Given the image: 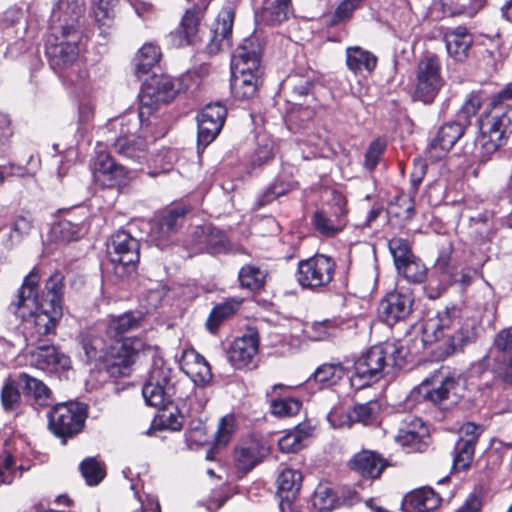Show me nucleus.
<instances>
[{"instance_id":"nucleus-57","label":"nucleus","mask_w":512,"mask_h":512,"mask_svg":"<svg viewBox=\"0 0 512 512\" xmlns=\"http://www.w3.org/2000/svg\"><path fill=\"white\" fill-rule=\"evenodd\" d=\"M388 246L396 269L415 256L411 251L409 243L402 238H392Z\"/></svg>"},{"instance_id":"nucleus-38","label":"nucleus","mask_w":512,"mask_h":512,"mask_svg":"<svg viewBox=\"0 0 512 512\" xmlns=\"http://www.w3.org/2000/svg\"><path fill=\"white\" fill-rule=\"evenodd\" d=\"M486 0H440L444 17H473L481 10Z\"/></svg>"},{"instance_id":"nucleus-47","label":"nucleus","mask_w":512,"mask_h":512,"mask_svg":"<svg viewBox=\"0 0 512 512\" xmlns=\"http://www.w3.org/2000/svg\"><path fill=\"white\" fill-rule=\"evenodd\" d=\"M267 273L255 265H244L238 273V279L242 288L251 291L259 290L264 286Z\"/></svg>"},{"instance_id":"nucleus-48","label":"nucleus","mask_w":512,"mask_h":512,"mask_svg":"<svg viewBox=\"0 0 512 512\" xmlns=\"http://www.w3.org/2000/svg\"><path fill=\"white\" fill-rule=\"evenodd\" d=\"M240 303L241 302L237 300H228L215 306L206 322L208 330L211 333H215L218 330L221 322L233 315L238 310Z\"/></svg>"},{"instance_id":"nucleus-58","label":"nucleus","mask_w":512,"mask_h":512,"mask_svg":"<svg viewBox=\"0 0 512 512\" xmlns=\"http://www.w3.org/2000/svg\"><path fill=\"white\" fill-rule=\"evenodd\" d=\"M301 403L295 398H279L271 402V412L278 417H291L296 415Z\"/></svg>"},{"instance_id":"nucleus-29","label":"nucleus","mask_w":512,"mask_h":512,"mask_svg":"<svg viewBox=\"0 0 512 512\" xmlns=\"http://www.w3.org/2000/svg\"><path fill=\"white\" fill-rule=\"evenodd\" d=\"M427 437L428 429L423 421L417 417H409V421H405L399 428L395 439L402 446L419 450L422 445H426Z\"/></svg>"},{"instance_id":"nucleus-40","label":"nucleus","mask_w":512,"mask_h":512,"mask_svg":"<svg viewBox=\"0 0 512 512\" xmlns=\"http://www.w3.org/2000/svg\"><path fill=\"white\" fill-rule=\"evenodd\" d=\"M312 430V427L307 423L297 425L278 440L279 449L285 453L299 451L304 447V442L311 436Z\"/></svg>"},{"instance_id":"nucleus-63","label":"nucleus","mask_w":512,"mask_h":512,"mask_svg":"<svg viewBox=\"0 0 512 512\" xmlns=\"http://www.w3.org/2000/svg\"><path fill=\"white\" fill-rule=\"evenodd\" d=\"M335 500L332 489L325 485H320L315 491L313 504L321 511H328L334 507Z\"/></svg>"},{"instance_id":"nucleus-30","label":"nucleus","mask_w":512,"mask_h":512,"mask_svg":"<svg viewBox=\"0 0 512 512\" xmlns=\"http://www.w3.org/2000/svg\"><path fill=\"white\" fill-rule=\"evenodd\" d=\"M385 466V460L379 454L369 450L357 453L350 461L352 470L370 479L378 478Z\"/></svg>"},{"instance_id":"nucleus-20","label":"nucleus","mask_w":512,"mask_h":512,"mask_svg":"<svg viewBox=\"0 0 512 512\" xmlns=\"http://www.w3.org/2000/svg\"><path fill=\"white\" fill-rule=\"evenodd\" d=\"M412 303L409 293L393 291L380 302L379 314L388 325H393L411 313Z\"/></svg>"},{"instance_id":"nucleus-43","label":"nucleus","mask_w":512,"mask_h":512,"mask_svg":"<svg viewBox=\"0 0 512 512\" xmlns=\"http://www.w3.org/2000/svg\"><path fill=\"white\" fill-rule=\"evenodd\" d=\"M113 146L115 151L123 156L140 159L144 155L146 142L135 133H126L116 138Z\"/></svg>"},{"instance_id":"nucleus-7","label":"nucleus","mask_w":512,"mask_h":512,"mask_svg":"<svg viewBox=\"0 0 512 512\" xmlns=\"http://www.w3.org/2000/svg\"><path fill=\"white\" fill-rule=\"evenodd\" d=\"M209 2L201 0L186 9L178 26L165 36L170 48L196 45L201 41L200 24L208 9Z\"/></svg>"},{"instance_id":"nucleus-34","label":"nucleus","mask_w":512,"mask_h":512,"mask_svg":"<svg viewBox=\"0 0 512 512\" xmlns=\"http://www.w3.org/2000/svg\"><path fill=\"white\" fill-rule=\"evenodd\" d=\"M366 0H342L333 12L323 15L324 25L333 28L341 24H347L354 18V13L364 7Z\"/></svg>"},{"instance_id":"nucleus-5","label":"nucleus","mask_w":512,"mask_h":512,"mask_svg":"<svg viewBox=\"0 0 512 512\" xmlns=\"http://www.w3.org/2000/svg\"><path fill=\"white\" fill-rule=\"evenodd\" d=\"M414 74V98L424 104H431L445 85L440 56L431 52L424 53L416 64Z\"/></svg>"},{"instance_id":"nucleus-18","label":"nucleus","mask_w":512,"mask_h":512,"mask_svg":"<svg viewBox=\"0 0 512 512\" xmlns=\"http://www.w3.org/2000/svg\"><path fill=\"white\" fill-rule=\"evenodd\" d=\"M302 483V474L299 470L285 468L277 478V495L279 497L280 512H303L294 503Z\"/></svg>"},{"instance_id":"nucleus-50","label":"nucleus","mask_w":512,"mask_h":512,"mask_svg":"<svg viewBox=\"0 0 512 512\" xmlns=\"http://www.w3.org/2000/svg\"><path fill=\"white\" fill-rule=\"evenodd\" d=\"M343 376L344 368L340 364H323L312 375L322 387L335 385Z\"/></svg>"},{"instance_id":"nucleus-36","label":"nucleus","mask_w":512,"mask_h":512,"mask_svg":"<svg viewBox=\"0 0 512 512\" xmlns=\"http://www.w3.org/2000/svg\"><path fill=\"white\" fill-rule=\"evenodd\" d=\"M59 25L51 28V33L47 36L45 44H57L63 46L64 43L72 41L70 38L75 35V42L81 43L83 32L80 29L79 21L60 19Z\"/></svg>"},{"instance_id":"nucleus-1","label":"nucleus","mask_w":512,"mask_h":512,"mask_svg":"<svg viewBox=\"0 0 512 512\" xmlns=\"http://www.w3.org/2000/svg\"><path fill=\"white\" fill-rule=\"evenodd\" d=\"M445 340L447 348L454 352L462 349L476 339L472 323L461 322L460 312L456 307L448 308L434 317L425 320L422 335L415 338L411 348H405L399 342H385L371 347L355 362L350 382L355 389H362L378 382L390 364L402 367L408 354L416 355L420 348Z\"/></svg>"},{"instance_id":"nucleus-31","label":"nucleus","mask_w":512,"mask_h":512,"mask_svg":"<svg viewBox=\"0 0 512 512\" xmlns=\"http://www.w3.org/2000/svg\"><path fill=\"white\" fill-rule=\"evenodd\" d=\"M345 54L346 66L354 75H358L363 71L371 74L377 67V56L360 46L347 47Z\"/></svg>"},{"instance_id":"nucleus-25","label":"nucleus","mask_w":512,"mask_h":512,"mask_svg":"<svg viewBox=\"0 0 512 512\" xmlns=\"http://www.w3.org/2000/svg\"><path fill=\"white\" fill-rule=\"evenodd\" d=\"M72 41L64 43L63 46L57 44H45V53L49 65L56 72L71 67L79 57L80 43L75 42V35L70 38Z\"/></svg>"},{"instance_id":"nucleus-41","label":"nucleus","mask_w":512,"mask_h":512,"mask_svg":"<svg viewBox=\"0 0 512 512\" xmlns=\"http://www.w3.org/2000/svg\"><path fill=\"white\" fill-rule=\"evenodd\" d=\"M19 383L22 386L23 392L33 397L37 405L43 407L51 404V391L41 380L26 373H21L19 375Z\"/></svg>"},{"instance_id":"nucleus-62","label":"nucleus","mask_w":512,"mask_h":512,"mask_svg":"<svg viewBox=\"0 0 512 512\" xmlns=\"http://www.w3.org/2000/svg\"><path fill=\"white\" fill-rule=\"evenodd\" d=\"M327 420L333 428H349L353 424L352 409L335 406L327 415Z\"/></svg>"},{"instance_id":"nucleus-4","label":"nucleus","mask_w":512,"mask_h":512,"mask_svg":"<svg viewBox=\"0 0 512 512\" xmlns=\"http://www.w3.org/2000/svg\"><path fill=\"white\" fill-rule=\"evenodd\" d=\"M198 79L196 74H185L178 79L166 74H153L145 81L141 90L137 114L140 126H148L146 121L155 111L157 104L172 102L181 91L189 89L190 82Z\"/></svg>"},{"instance_id":"nucleus-23","label":"nucleus","mask_w":512,"mask_h":512,"mask_svg":"<svg viewBox=\"0 0 512 512\" xmlns=\"http://www.w3.org/2000/svg\"><path fill=\"white\" fill-rule=\"evenodd\" d=\"M181 370L196 384L204 386L212 379L209 363L194 349L183 351L179 360Z\"/></svg>"},{"instance_id":"nucleus-56","label":"nucleus","mask_w":512,"mask_h":512,"mask_svg":"<svg viewBox=\"0 0 512 512\" xmlns=\"http://www.w3.org/2000/svg\"><path fill=\"white\" fill-rule=\"evenodd\" d=\"M53 12L60 14L59 20L66 18V20L79 21L83 13V3L81 0H57Z\"/></svg>"},{"instance_id":"nucleus-12","label":"nucleus","mask_w":512,"mask_h":512,"mask_svg":"<svg viewBox=\"0 0 512 512\" xmlns=\"http://www.w3.org/2000/svg\"><path fill=\"white\" fill-rule=\"evenodd\" d=\"M24 323L26 340L31 345L36 346L35 350L31 352L32 364L38 369L48 372H59L69 369L71 364L70 358L59 352L55 346L41 344L42 337L45 335H41L39 338L35 339V342H32L28 335L27 322Z\"/></svg>"},{"instance_id":"nucleus-35","label":"nucleus","mask_w":512,"mask_h":512,"mask_svg":"<svg viewBox=\"0 0 512 512\" xmlns=\"http://www.w3.org/2000/svg\"><path fill=\"white\" fill-rule=\"evenodd\" d=\"M294 14L292 0H273L269 6L262 7L256 16L267 25H277L287 21Z\"/></svg>"},{"instance_id":"nucleus-2","label":"nucleus","mask_w":512,"mask_h":512,"mask_svg":"<svg viewBox=\"0 0 512 512\" xmlns=\"http://www.w3.org/2000/svg\"><path fill=\"white\" fill-rule=\"evenodd\" d=\"M142 320L143 314L138 311L109 317L106 334L111 338V344L108 345L101 337L94 334H88L82 339L87 362L95 363L99 368L103 367L114 376L125 374L140 353L155 357L157 354L155 346L147 344L138 337H123L126 333L140 328Z\"/></svg>"},{"instance_id":"nucleus-6","label":"nucleus","mask_w":512,"mask_h":512,"mask_svg":"<svg viewBox=\"0 0 512 512\" xmlns=\"http://www.w3.org/2000/svg\"><path fill=\"white\" fill-rule=\"evenodd\" d=\"M176 393V383L172 370L161 357H155L142 395L149 406L163 408L172 402Z\"/></svg>"},{"instance_id":"nucleus-46","label":"nucleus","mask_w":512,"mask_h":512,"mask_svg":"<svg viewBox=\"0 0 512 512\" xmlns=\"http://www.w3.org/2000/svg\"><path fill=\"white\" fill-rule=\"evenodd\" d=\"M292 92L298 96H308L315 88V72L309 67L293 71L289 75Z\"/></svg>"},{"instance_id":"nucleus-11","label":"nucleus","mask_w":512,"mask_h":512,"mask_svg":"<svg viewBox=\"0 0 512 512\" xmlns=\"http://www.w3.org/2000/svg\"><path fill=\"white\" fill-rule=\"evenodd\" d=\"M346 198L340 192H333L331 202L317 210L312 224L317 232L325 237H333L346 226Z\"/></svg>"},{"instance_id":"nucleus-19","label":"nucleus","mask_w":512,"mask_h":512,"mask_svg":"<svg viewBox=\"0 0 512 512\" xmlns=\"http://www.w3.org/2000/svg\"><path fill=\"white\" fill-rule=\"evenodd\" d=\"M448 55L457 62H464L468 59L474 43V36L464 25L447 28L443 33Z\"/></svg>"},{"instance_id":"nucleus-39","label":"nucleus","mask_w":512,"mask_h":512,"mask_svg":"<svg viewBox=\"0 0 512 512\" xmlns=\"http://www.w3.org/2000/svg\"><path fill=\"white\" fill-rule=\"evenodd\" d=\"M463 135V130H438L428 146L427 153L433 160H439L454 146Z\"/></svg>"},{"instance_id":"nucleus-26","label":"nucleus","mask_w":512,"mask_h":512,"mask_svg":"<svg viewBox=\"0 0 512 512\" xmlns=\"http://www.w3.org/2000/svg\"><path fill=\"white\" fill-rule=\"evenodd\" d=\"M455 385L456 380L453 377L446 376L443 371H438L421 383L419 392L425 399L434 404H440L449 399Z\"/></svg>"},{"instance_id":"nucleus-3","label":"nucleus","mask_w":512,"mask_h":512,"mask_svg":"<svg viewBox=\"0 0 512 512\" xmlns=\"http://www.w3.org/2000/svg\"><path fill=\"white\" fill-rule=\"evenodd\" d=\"M39 281V270L33 268L24 278L17 300L10 305L13 313L27 322V331L32 342L41 335L52 334L63 314V274L54 272L46 280L41 302L37 294Z\"/></svg>"},{"instance_id":"nucleus-49","label":"nucleus","mask_w":512,"mask_h":512,"mask_svg":"<svg viewBox=\"0 0 512 512\" xmlns=\"http://www.w3.org/2000/svg\"><path fill=\"white\" fill-rule=\"evenodd\" d=\"M381 405L378 401L356 404L352 408L353 423L372 425L378 422Z\"/></svg>"},{"instance_id":"nucleus-52","label":"nucleus","mask_w":512,"mask_h":512,"mask_svg":"<svg viewBox=\"0 0 512 512\" xmlns=\"http://www.w3.org/2000/svg\"><path fill=\"white\" fill-rule=\"evenodd\" d=\"M397 271L409 282L414 283H421L424 281L427 274L425 265L416 256L398 267Z\"/></svg>"},{"instance_id":"nucleus-16","label":"nucleus","mask_w":512,"mask_h":512,"mask_svg":"<svg viewBox=\"0 0 512 512\" xmlns=\"http://www.w3.org/2000/svg\"><path fill=\"white\" fill-rule=\"evenodd\" d=\"M259 350V337L251 332L234 339L227 349V359L235 369H245L255 365Z\"/></svg>"},{"instance_id":"nucleus-59","label":"nucleus","mask_w":512,"mask_h":512,"mask_svg":"<svg viewBox=\"0 0 512 512\" xmlns=\"http://www.w3.org/2000/svg\"><path fill=\"white\" fill-rule=\"evenodd\" d=\"M276 145L273 140H267L265 144L261 145L253 155L248 166V172L253 173L257 168L267 163L275 155Z\"/></svg>"},{"instance_id":"nucleus-13","label":"nucleus","mask_w":512,"mask_h":512,"mask_svg":"<svg viewBox=\"0 0 512 512\" xmlns=\"http://www.w3.org/2000/svg\"><path fill=\"white\" fill-rule=\"evenodd\" d=\"M235 15L234 8L230 6L223 7L218 13L206 44V52L209 55H216L226 48H231Z\"/></svg>"},{"instance_id":"nucleus-17","label":"nucleus","mask_w":512,"mask_h":512,"mask_svg":"<svg viewBox=\"0 0 512 512\" xmlns=\"http://www.w3.org/2000/svg\"><path fill=\"white\" fill-rule=\"evenodd\" d=\"M185 216L183 208H173L156 217L150 226L149 237L158 247L166 246L178 229L182 226Z\"/></svg>"},{"instance_id":"nucleus-8","label":"nucleus","mask_w":512,"mask_h":512,"mask_svg":"<svg viewBox=\"0 0 512 512\" xmlns=\"http://www.w3.org/2000/svg\"><path fill=\"white\" fill-rule=\"evenodd\" d=\"M107 253L115 273L123 277L135 269L139 260V242L127 231L119 230L111 236Z\"/></svg>"},{"instance_id":"nucleus-54","label":"nucleus","mask_w":512,"mask_h":512,"mask_svg":"<svg viewBox=\"0 0 512 512\" xmlns=\"http://www.w3.org/2000/svg\"><path fill=\"white\" fill-rule=\"evenodd\" d=\"M80 471L90 486L98 485L105 477L104 467L95 458L83 460L80 464Z\"/></svg>"},{"instance_id":"nucleus-14","label":"nucleus","mask_w":512,"mask_h":512,"mask_svg":"<svg viewBox=\"0 0 512 512\" xmlns=\"http://www.w3.org/2000/svg\"><path fill=\"white\" fill-rule=\"evenodd\" d=\"M88 212L85 208H77L64 214L53 224L50 234L58 242L78 240L88 230Z\"/></svg>"},{"instance_id":"nucleus-45","label":"nucleus","mask_w":512,"mask_h":512,"mask_svg":"<svg viewBox=\"0 0 512 512\" xmlns=\"http://www.w3.org/2000/svg\"><path fill=\"white\" fill-rule=\"evenodd\" d=\"M489 128H509L512 127V107L503 105L502 101L493 97L490 108L487 109V124Z\"/></svg>"},{"instance_id":"nucleus-42","label":"nucleus","mask_w":512,"mask_h":512,"mask_svg":"<svg viewBox=\"0 0 512 512\" xmlns=\"http://www.w3.org/2000/svg\"><path fill=\"white\" fill-rule=\"evenodd\" d=\"M405 501L414 512H428L440 505L441 498L431 488L423 487L408 494Z\"/></svg>"},{"instance_id":"nucleus-22","label":"nucleus","mask_w":512,"mask_h":512,"mask_svg":"<svg viewBox=\"0 0 512 512\" xmlns=\"http://www.w3.org/2000/svg\"><path fill=\"white\" fill-rule=\"evenodd\" d=\"M94 175L102 185L114 187L123 183L127 171L124 166L117 164L107 152L99 151L94 161Z\"/></svg>"},{"instance_id":"nucleus-28","label":"nucleus","mask_w":512,"mask_h":512,"mask_svg":"<svg viewBox=\"0 0 512 512\" xmlns=\"http://www.w3.org/2000/svg\"><path fill=\"white\" fill-rule=\"evenodd\" d=\"M119 0H91V16L100 35L107 37L116 31V7Z\"/></svg>"},{"instance_id":"nucleus-61","label":"nucleus","mask_w":512,"mask_h":512,"mask_svg":"<svg viewBox=\"0 0 512 512\" xmlns=\"http://www.w3.org/2000/svg\"><path fill=\"white\" fill-rule=\"evenodd\" d=\"M2 406L6 411L13 410L19 405L20 393L14 381L7 379L1 391Z\"/></svg>"},{"instance_id":"nucleus-24","label":"nucleus","mask_w":512,"mask_h":512,"mask_svg":"<svg viewBox=\"0 0 512 512\" xmlns=\"http://www.w3.org/2000/svg\"><path fill=\"white\" fill-rule=\"evenodd\" d=\"M193 246L197 251L220 254L230 251L225 234L211 226L197 227L193 232Z\"/></svg>"},{"instance_id":"nucleus-53","label":"nucleus","mask_w":512,"mask_h":512,"mask_svg":"<svg viewBox=\"0 0 512 512\" xmlns=\"http://www.w3.org/2000/svg\"><path fill=\"white\" fill-rule=\"evenodd\" d=\"M490 357L512 358V326L496 335L493 348L488 355V358Z\"/></svg>"},{"instance_id":"nucleus-10","label":"nucleus","mask_w":512,"mask_h":512,"mask_svg":"<svg viewBox=\"0 0 512 512\" xmlns=\"http://www.w3.org/2000/svg\"><path fill=\"white\" fill-rule=\"evenodd\" d=\"M336 264L324 254H316L298 263L297 281L306 289H317L327 286L333 279Z\"/></svg>"},{"instance_id":"nucleus-55","label":"nucleus","mask_w":512,"mask_h":512,"mask_svg":"<svg viewBox=\"0 0 512 512\" xmlns=\"http://www.w3.org/2000/svg\"><path fill=\"white\" fill-rule=\"evenodd\" d=\"M475 445L458 440L455 445L453 458V469L457 471L466 470L474 457Z\"/></svg>"},{"instance_id":"nucleus-44","label":"nucleus","mask_w":512,"mask_h":512,"mask_svg":"<svg viewBox=\"0 0 512 512\" xmlns=\"http://www.w3.org/2000/svg\"><path fill=\"white\" fill-rule=\"evenodd\" d=\"M507 137V130H479L475 141L482 157L488 158L505 143Z\"/></svg>"},{"instance_id":"nucleus-27","label":"nucleus","mask_w":512,"mask_h":512,"mask_svg":"<svg viewBox=\"0 0 512 512\" xmlns=\"http://www.w3.org/2000/svg\"><path fill=\"white\" fill-rule=\"evenodd\" d=\"M231 74V93L236 100H250L257 95L264 73L231 69Z\"/></svg>"},{"instance_id":"nucleus-9","label":"nucleus","mask_w":512,"mask_h":512,"mask_svg":"<svg viewBox=\"0 0 512 512\" xmlns=\"http://www.w3.org/2000/svg\"><path fill=\"white\" fill-rule=\"evenodd\" d=\"M86 419V408L76 402L59 403L48 414V426L58 437H70L79 433Z\"/></svg>"},{"instance_id":"nucleus-21","label":"nucleus","mask_w":512,"mask_h":512,"mask_svg":"<svg viewBox=\"0 0 512 512\" xmlns=\"http://www.w3.org/2000/svg\"><path fill=\"white\" fill-rule=\"evenodd\" d=\"M481 106L482 97L480 92L472 91L457 112L453 125L458 128H485L487 124V109L479 113Z\"/></svg>"},{"instance_id":"nucleus-51","label":"nucleus","mask_w":512,"mask_h":512,"mask_svg":"<svg viewBox=\"0 0 512 512\" xmlns=\"http://www.w3.org/2000/svg\"><path fill=\"white\" fill-rule=\"evenodd\" d=\"M336 332L335 322L332 320L315 321L304 328L305 335L313 341H323Z\"/></svg>"},{"instance_id":"nucleus-64","label":"nucleus","mask_w":512,"mask_h":512,"mask_svg":"<svg viewBox=\"0 0 512 512\" xmlns=\"http://www.w3.org/2000/svg\"><path fill=\"white\" fill-rule=\"evenodd\" d=\"M496 362L494 367V375L496 381H500L503 384H512V358H500L494 357Z\"/></svg>"},{"instance_id":"nucleus-33","label":"nucleus","mask_w":512,"mask_h":512,"mask_svg":"<svg viewBox=\"0 0 512 512\" xmlns=\"http://www.w3.org/2000/svg\"><path fill=\"white\" fill-rule=\"evenodd\" d=\"M162 58L160 46L153 42L144 43L136 53L135 74L138 78L149 74Z\"/></svg>"},{"instance_id":"nucleus-15","label":"nucleus","mask_w":512,"mask_h":512,"mask_svg":"<svg viewBox=\"0 0 512 512\" xmlns=\"http://www.w3.org/2000/svg\"><path fill=\"white\" fill-rule=\"evenodd\" d=\"M263 46L259 39L250 36L241 42L231 56V69L264 73L262 66Z\"/></svg>"},{"instance_id":"nucleus-37","label":"nucleus","mask_w":512,"mask_h":512,"mask_svg":"<svg viewBox=\"0 0 512 512\" xmlns=\"http://www.w3.org/2000/svg\"><path fill=\"white\" fill-rule=\"evenodd\" d=\"M227 118V108L223 104L209 103L196 114L197 128H223Z\"/></svg>"},{"instance_id":"nucleus-60","label":"nucleus","mask_w":512,"mask_h":512,"mask_svg":"<svg viewBox=\"0 0 512 512\" xmlns=\"http://www.w3.org/2000/svg\"><path fill=\"white\" fill-rule=\"evenodd\" d=\"M315 117V111L310 106L298 105L293 107L287 113V121L290 125L302 128L305 123L311 121Z\"/></svg>"},{"instance_id":"nucleus-32","label":"nucleus","mask_w":512,"mask_h":512,"mask_svg":"<svg viewBox=\"0 0 512 512\" xmlns=\"http://www.w3.org/2000/svg\"><path fill=\"white\" fill-rule=\"evenodd\" d=\"M267 448L256 440H251L239 446L234 453L237 468L247 472L254 468L266 455Z\"/></svg>"}]
</instances>
